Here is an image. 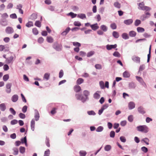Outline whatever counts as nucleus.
Here are the masks:
<instances>
[{
  "mask_svg": "<svg viewBox=\"0 0 156 156\" xmlns=\"http://www.w3.org/2000/svg\"><path fill=\"white\" fill-rule=\"evenodd\" d=\"M138 131L144 133H147L148 131V127L145 125L140 126L137 127Z\"/></svg>",
  "mask_w": 156,
  "mask_h": 156,
  "instance_id": "f257e3e1",
  "label": "nucleus"
},
{
  "mask_svg": "<svg viewBox=\"0 0 156 156\" xmlns=\"http://www.w3.org/2000/svg\"><path fill=\"white\" fill-rule=\"evenodd\" d=\"M138 8L139 9L146 11H149L151 9V8L149 7L145 6L143 2L139 4Z\"/></svg>",
  "mask_w": 156,
  "mask_h": 156,
  "instance_id": "f03ea898",
  "label": "nucleus"
},
{
  "mask_svg": "<svg viewBox=\"0 0 156 156\" xmlns=\"http://www.w3.org/2000/svg\"><path fill=\"white\" fill-rule=\"evenodd\" d=\"M53 48L56 51H59L61 50L62 46L61 44H58L57 42H55L53 45Z\"/></svg>",
  "mask_w": 156,
  "mask_h": 156,
  "instance_id": "7ed1b4c3",
  "label": "nucleus"
},
{
  "mask_svg": "<svg viewBox=\"0 0 156 156\" xmlns=\"http://www.w3.org/2000/svg\"><path fill=\"white\" fill-rule=\"evenodd\" d=\"M9 50V47L5 45H0V51H4L5 52L8 51Z\"/></svg>",
  "mask_w": 156,
  "mask_h": 156,
  "instance_id": "20e7f679",
  "label": "nucleus"
},
{
  "mask_svg": "<svg viewBox=\"0 0 156 156\" xmlns=\"http://www.w3.org/2000/svg\"><path fill=\"white\" fill-rule=\"evenodd\" d=\"M5 32L7 34H10L14 32V30L12 27H8L6 28Z\"/></svg>",
  "mask_w": 156,
  "mask_h": 156,
  "instance_id": "39448f33",
  "label": "nucleus"
},
{
  "mask_svg": "<svg viewBox=\"0 0 156 156\" xmlns=\"http://www.w3.org/2000/svg\"><path fill=\"white\" fill-rule=\"evenodd\" d=\"M12 86V84L11 83H9L6 84V87L7 90H6V92L8 93H10L11 91V87Z\"/></svg>",
  "mask_w": 156,
  "mask_h": 156,
  "instance_id": "423d86ee",
  "label": "nucleus"
},
{
  "mask_svg": "<svg viewBox=\"0 0 156 156\" xmlns=\"http://www.w3.org/2000/svg\"><path fill=\"white\" fill-rule=\"evenodd\" d=\"M145 15H143L141 17V19L144 20L146 18H148L150 16V14L148 12H147L145 13Z\"/></svg>",
  "mask_w": 156,
  "mask_h": 156,
  "instance_id": "0eeeda50",
  "label": "nucleus"
},
{
  "mask_svg": "<svg viewBox=\"0 0 156 156\" xmlns=\"http://www.w3.org/2000/svg\"><path fill=\"white\" fill-rule=\"evenodd\" d=\"M117 46L116 44L114 45H109L108 44L106 46V48L108 50H110L112 48H115Z\"/></svg>",
  "mask_w": 156,
  "mask_h": 156,
  "instance_id": "6e6552de",
  "label": "nucleus"
},
{
  "mask_svg": "<svg viewBox=\"0 0 156 156\" xmlns=\"http://www.w3.org/2000/svg\"><path fill=\"white\" fill-rule=\"evenodd\" d=\"M138 111L140 113L142 114H144L146 112L144 108L142 106H140L138 108Z\"/></svg>",
  "mask_w": 156,
  "mask_h": 156,
  "instance_id": "1a4fd4ad",
  "label": "nucleus"
},
{
  "mask_svg": "<svg viewBox=\"0 0 156 156\" xmlns=\"http://www.w3.org/2000/svg\"><path fill=\"white\" fill-rule=\"evenodd\" d=\"M133 22V20L132 19L125 20L124 21V23L126 25H129Z\"/></svg>",
  "mask_w": 156,
  "mask_h": 156,
  "instance_id": "9d476101",
  "label": "nucleus"
},
{
  "mask_svg": "<svg viewBox=\"0 0 156 156\" xmlns=\"http://www.w3.org/2000/svg\"><path fill=\"white\" fill-rule=\"evenodd\" d=\"M90 26L92 29L94 30H97L99 28V26H98L97 23L94 24L93 25H90Z\"/></svg>",
  "mask_w": 156,
  "mask_h": 156,
  "instance_id": "9b49d317",
  "label": "nucleus"
},
{
  "mask_svg": "<svg viewBox=\"0 0 156 156\" xmlns=\"http://www.w3.org/2000/svg\"><path fill=\"white\" fill-rule=\"evenodd\" d=\"M128 107L129 109H132L134 108L135 107L134 103L133 102H130L128 104Z\"/></svg>",
  "mask_w": 156,
  "mask_h": 156,
  "instance_id": "f8f14e48",
  "label": "nucleus"
},
{
  "mask_svg": "<svg viewBox=\"0 0 156 156\" xmlns=\"http://www.w3.org/2000/svg\"><path fill=\"white\" fill-rule=\"evenodd\" d=\"M50 74L49 73H46L44 74L43 76V80H48L50 78Z\"/></svg>",
  "mask_w": 156,
  "mask_h": 156,
  "instance_id": "ddd939ff",
  "label": "nucleus"
},
{
  "mask_svg": "<svg viewBox=\"0 0 156 156\" xmlns=\"http://www.w3.org/2000/svg\"><path fill=\"white\" fill-rule=\"evenodd\" d=\"M74 90L76 92H78L81 90V88L79 86L76 85L74 87Z\"/></svg>",
  "mask_w": 156,
  "mask_h": 156,
  "instance_id": "4468645a",
  "label": "nucleus"
},
{
  "mask_svg": "<svg viewBox=\"0 0 156 156\" xmlns=\"http://www.w3.org/2000/svg\"><path fill=\"white\" fill-rule=\"evenodd\" d=\"M18 99V96L16 94L13 95L12 98V100L13 102H16Z\"/></svg>",
  "mask_w": 156,
  "mask_h": 156,
  "instance_id": "2eb2a0df",
  "label": "nucleus"
},
{
  "mask_svg": "<svg viewBox=\"0 0 156 156\" xmlns=\"http://www.w3.org/2000/svg\"><path fill=\"white\" fill-rule=\"evenodd\" d=\"M6 109L5 104L2 103L0 104V109L2 111H5Z\"/></svg>",
  "mask_w": 156,
  "mask_h": 156,
  "instance_id": "dca6fc26",
  "label": "nucleus"
},
{
  "mask_svg": "<svg viewBox=\"0 0 156 156\" xmlns=\"http://www.w3.org/2000/svg\"><path fill=\"white\" fill-rule=\"evenodd\" d=\"M13 57L12 56H10L9 57L7 58L6 60V63L8 64H9L12 62L13 61Z\"/></svg>",
  "mask_w": 156,
  "mask_h": 156,
  "instance_id": "f3484780",
  "label": "nucleus"
},
{
  "mask_svg": "<svg viewBox=\"0 0 156 156\" xmlns=\"http://www.w3.org/2000/svg\"><path fill=\"white\" fill-rule=\"evenodd\" d=\"M76 99L77 100H81L83 101H85V100H83V97L80 94H76Z\"/></svg>",
  "mask_w": 156,
  "mask_h": 156,
  "instance_id": "a211bd4d",
  "label": "nucleus"
},
{
  "mask_svg": "<svg viewBox=\"0 0 156 156\" xmlns=\"http://www.w3.org/2000/svg\"><path fill=\"white\" fill-rule=\"evenodd\" d=\"M35 122L34 119H32L31 122V128L33 131L34 130Z\"/></svg>",
  "mask_w": 156,
  "mask_h": 156,
  "instance_id": "6ab92c4d",
  "label": "nucleus"
},
{
  "mask_svg": "<svg viewBox=\"0 0 156 156\" xmlns=\"http://www.w3.org/2000/svg\"><path fill=\"white\" fill-rule=\"evenodd\" d=\"M133 60L135 62H140V58L138 56H134L133 58Z\"/></svg>",
  "mask_w": 156,
  "mask_h": 156,
  "instance_id": "aec40b11",
  "label": "nucleus"
},
{
  "mask_svg": "<svg viewBox=\"0 0 156 156\" xmlns=\"http://www.w3.org/2000/svg\"><path fill=\"white\" fill-rule=\"evenodd\" d=\"M136 78L137 80L142 84H143L145 83L143 79L142 78L138 76H136Z\"/></svg>",
  "mask_w": 156,
  "mask_h": 156,
  "instance_id": "412c9836",
  "label": "nucleus"
},
{
  "mask_svg": "<svg viewBox=\"0 0 156 156\" xmlns=\"http://www.w3.org/2000/svg\"><path fill=\"white\" fill-rule=\"evenodd\" d=\"M70 30V29L69 27L67 28L66 29L65 31L63 32L62 33V34L63 36L66 35L69 32Z\"/></svg>",
  "mask_w": 156,
  "mask_h": 156,
  "instance_id": "4be33fe9",
  "label": "nucleus"
},
{
  "mask_svg": "<svg viewBox=\"0 0 156 156\" xmlns=\"http://www.w3.org/2000/svg\"><path fill=\"white\" fill-rule=\"evenodd\" d=\"M129 35L131 37H135L136 35V33L134 31H131L129 32Z\"/></svg>",
  "mask_w": 156,
  "mask_h": 156,
  "instance_id": "5701e85b",
  "label": "nucleus"
},
{
  "mask_svg": "<svg viewBox=\"0 0 156 156\" xmlns=\"http://www.w3.org/2000/svg\"><path fill=\"white\" fill-rule=\"evenodd\" d=\"M100 92L98 91H97L95 93L94 95V98L96 99H99L100 97V95L98 94V93H99Z\"/></svg>",
  "mask_w": 156,
  "mask_h": 156,
  "instance_id": "b1692460",
  "label": "nucleus"
},
{
  "mask_svg": "<svg viewBox=\"0 0 156 156\" xmlns=\"http://www.w3.org/2000/svg\"><path fill=\"white\" fill-rule=\"evenodd\" d=\"M100 28L104 32L106 31L108 29L107 27L104 25H101L100 26Z\"/></svg>",
  "mask_w": 156,
  "mask_h": 156,
  "instance_id": "393cba45",
  "label": "nucleus"
},
{
  "mask_svg": "<svg viewBox=\"0 0 156 156\" xmlns=\"http://www.w3.org/2000/svg\"><path fill=\"white\" fill-rule=\"evenodd\" d=\"M113 36L115 38H117L119 37V33L116 31H114L112 33Z\"/></svg>",
  "mask_w": 156,
  "mask_h": 156,
  "instance_id": "a878e982",
  "label": "nucleus"
},
{
  "mask_svg": "<svg viewBox=\"0 0 156 156\" xmlns=\"http://www.w3.org/2000/svg\"><path fill=\"white\" fill-rule=\"evenodd\" d=\"M47 41L50 43H52L53 41V38L50 36L47 37Z\"/></svg>",
  "mask_w": 156,
  "mask_h": 156,
  "instance_id": "bb28decb",
  "label": "nucleus"
},
{
  "mask_svg": "<svg viewBox=\"0 0 156 156\" xmlns=\"http://www.w3.org/2000/svg\"><path fill=\"white\" fill-rule=\"evenodd\" d=\"M13 154L14 155H17L18 154L19 152V151L18 148L16 147H14L13 149Z\"/></svg>",
  "mask_w": 156,
  "mask_h": 156,
  "instance_id": "cd10ccee",
  "label": "nucleus"
},
{
  "mask_svg": "<svg viewBox=\"0 0 156 156\" xmlns=\"http://www.w3.org/2000/svg\"><path fill=\"white\" fill-rule=\"evenodd\" d=\"M20 152V153L23 154H24L25 151V148L24 147L21 146L19 148Z\"/></svg>",
  "mask_w": 156,
  "mask_h": 156,
  "instance_id": "c85d7f7f",
  "label": "nucleus"
},
{
  "mask_svg": "<svg viewBox=\"0 0 156 156\" xmlns=\"http://www.w3.org/2000/svg\"><path fill=\"white\" fill-rule=\"evenodd\" d=\"M137 30L138 32L142 33L144 32L145 31L144 29L140 27H138L137 28Z\"/></svg>",
  "mask_w": 156,
  "mask_h": 156,
  "instance_id": "c756f323",
  "label": "nucleus"
},
{
  "mask_svg": "<svg viewBox=\"0 0 156 156\" xmlns=\"http://www.w3.org/2000/svg\"><path fill=\"white\" fill-rule=\"evenodd\" d=\"M84 81L81 78H79L76 81V83L78 84H80L83 83Z\"/></svg>",
  "mask_w": 156,
  "mask_h": 156,
  "instance_id": "7c9ffc66",
  "label": "nucleus"
},
{
  "mask_svg": "<svg viewBox=\"0 0 156 156\" xmlns=\"http://www.w3.org/2000/svg\"><path fill=\"white\" fill-rule=\"evenodd\" d=\"M129 73L127 71H126L124 72L123 74V76L124 77H128L130 76Z\"/></svg>",
  "mask_w": 156,
  "mask_h": 156,
  "instance_id": "2f4dec72",
  "label": "nucleus"
},
{
  "mask_svg": "<svg viewBox=\"0 0 156 156\" xmlns=\"http://www.w3.org/2000/svg\"><path fill=\"white\" fill-rule=\"evenodd\" d=\"M77 16L79 18L82 19L86 18V15L84 14H78Z\"/></svg>",
  "mask_w": 156,
  "mask_h": 156,
  "instance_id": "473e14b6",
  "label": "nucleus"
},
{
  "mask_svg": "<svg viewBox=\"0 0 156 156\" xmlns=\"http://www.w3.org/2000/svg\"><path fill=\"white\" fill-rule=\"evenodd\" d=\"M9 78V74H8L4 75L3 77V80L5 81H7Z\"/></svg>",
  "mask_w": 156,
  "mask_h": 156,
  "instance_id": "72a5a7b5",
  "label": "nucleus"
},
{
  "mask_svg": "<svg viewBox=\"0 0 156 156\" xmlns=\"http://www.w3.org/2000/svg\"><path fill=\"white\" fill-rule=\"evenodd\" d=\"M21 142L23 144L25 143L26 145L27 146V138L25 136L23 138H22L21 140Z\"/></svg>",
  "mask_w": 156,
  "mask_h": 156,
  "instance_id": "f704fd0d",
  "label": "nucleus"
},
{
  "mask_svg": "<svg viewBox=\"0 0 156 156\" xmlns=\"http://www.w3.org/2000/svg\"><path fill=\"white\" fill-rule=\"evenodd\" d=\"M79 154L80 156H85L87 153L85 151H80Z\"/></svg>",
  "mask_w": 156,
  "mask_h": 156,
  "instance_id": "c9c22d12",
  "label": "nucleus"
},
{
  "mask_svg": "<svg viewBox=\"0 0 156 156\" xmlns=\"http://www.w3.org/2000/svg\"><path fill=\"white\" fill-rule=\"evenodd\" d=\"M33 26V23L31 21H29L28 23H27L26 24V26L28 27H30Z\"/></svg>",
  "mask_w": 156,
  "mask_h": 156,
  "instance_id": "e433bc0d",
  "label": "nucleus"
},
{
  "mask_svg": "<svg viewBox=\"0 0 156 156\" xmlns=\"http://www.w3.org/2000/svg\"><path fill=\"white\" fill-rule=\"evenodd\" d=\"M122 37L123 38L125 39H128L129 38L127 34L126 33H124L122 34Z\"/></svg>",
  "mask_w": 156,
  "mask_h": 156,
  "instance_id": "4c0bfd02",
  "label": "nucleus"
},
{
  "mask_svg": "<svg viewBox=\"0 0 156 156\" xmlns=\"http://www.w3.org/2000/svg\"><path fill=\"white\" fill-rule=\"evenodd\" d=\"M94 54V51H90L88 52L87 54V57H90L93 55Z\"/></svg>",
  "mask_w": 156,
  "mask_h": 156,
  "instance_id": "58836bf2",
  "label": "nucleus"
},
{
  "mask_svg": "<svg viewBox=\"0 0 156 156\" xmlns=\"http://www.w3.org/2000/svg\"><path fill=\"white\" fill-rule=\"evenodd\" d=\"M141 23V21L139 20H136L134 23V25L136 26H138Z\"/></svg>",
  "mask_w": 156,
  "mask_h": 156,
  "instance_id": "ea45409f",
  "label": "nucleus"
},
{
  "mask_svg": "<svg viewBox=\"0 0 156 156\" xmlns=\"http://www.w3.org/2000/svg\"><path fill=\"white\" fill-rule=\"evenodd\" d=\"M73 45L75 46L78 47H80L81 46V44L77 42H73Z\"/></svg>",
  "mask_w": 156,
  "mask_h": 156,
  "instance_id": "a19ab883",
  "label": "nucleus"
},
{
  "mask_svg": "<svg viewBox=\"0 0 156 156\" xmlns=\"http://www.w3.org/2000/svg\"><path fill=\"white\" fill-rule=\"evenodd\" d=\"M110 27L113 30L117 28V26L116 24L113 23L110 25Z\"/></svg>",
  "mask_w": 156,
  "mask_h": 156,
  "instance_id": "79ce46f5",
  "label": "nucleus"
},
{
  "mask_svg": "<svg viewBox=\"0 0 156 156\" xmlns=\"http://www.w3.org/2000/svg\"><path fill=\"white\" fill-rule=\"evenodd\" d=\"M111 147L110 145H107L105 147V151H108L111 149Z\"/></svg>",
  "mask_w": 156,
  "mask_h": 156,
  "instance_id": "37998d69",
  "label": "nucleus"
},
{
  "mask_svg": "<svg viewBox=\"0 0 156 156\" xmlns=\"http://www.w3.org/2000/svg\"><path fill=\"white\" fill-rule=\"evenodd\" d=\"M32 32L35 35H37L38 33V31L36 28H34L32 29Z\"/></svg>",
  "mask_w": 156,
  "mask_h": 156,
  "instance_id": "c03bdc74",
  "label": "nucleus"
},
{
  "mask_svg": "<svg viewBox=\"0 0 156 156\" xmlns=\"http://www.w3.org/2000/svg\"><path fill=\"white\" fill-rule=\"evenodd\" d=\"M104 129L103 127L101 126H99L97 128L96 131L97 132H100L102 131Z\"/></svg>",
  "mask_w": 156,
  "mask_h": 156,
  "instance_id": "a18cd8bd",
  "label": "nucleus"
},
{
  "mask_svg": "<svg viewBox=\"0 0 156 156\" xmlns=\"http://www.w3.org/2000/svg\"><path fill=\"white\" fill-rule=\"evenodd\" d=\"M113 55L116 57H119L120 56V54L118 51H115L113 54Z\"/></svg>",
  "mask_w": 156,
  "mask_h": 156,
  "instance_id": "49530a36",
  "label": "nucleus"
},
{
  "mask_svg": "<svg viewBox=\"0 0 156 156\" xmlns=\"http://www.w3.org/2000/svg\"><path fill=\"white\" fill-rule=\"evenodd\" d=\"M39 114L38 112H37L36 113L35 115V120L37 121L38 120L39 118Z\"/></svg>",
  "mask_w": 156,
  "mask_h": 156,
  "instance_id": "de8ad7c7",
  "label": "nucleus"
},
{
  "mask_svg": "<svg viewBox=\"0 0 156 156\" xmlns=\"http://www.w3.org/2000/svg\"><path fill=\"white\" fill-rule=\"evenodd\" d=\"M2 18L3 19H5L7 18L8 17V15L6 13H4L2 15Z\"/></svg>",
  "mask_w": 156,
  "mask_h": 156,
  "instance_id": "09e8293b",
  "label": "nucleus"
},
{
  "mask_svg": "<svg viewBox=\"0 0 156 156\" xmlns=\"http://www.w3.org/2000/svg\"><path fill=\"white\" fill-rule=\"evenodd\" d=\"M83 95L84 96H85L86 98H87V97L89 95V92L87 90H85L83 92Z\"/></svg>",
  "mask_w": 156,
  "mask_h": 156,
  "instance_id": "8fccbe9b",
  "label": "nucleus"
},
{
  "mask_svg": "<svg viewBox=\"0 0 156 156\" xmlns=\"http://www.w3.org/2000/svg\"><path fill=\"white\" fill-rule=\"evenodd\" d=\"M35 25L39 27H41V23L39 21H36L35 23Z\"/></svg>",
  "mask_w": 156,
  "mask_h": 156,
  "instance_id": "3c124183",
  "label": "nucleus"
},
{
  "mask_svg": "<svg viewBox=\"0 0 156 156\" xmlns=\"http://www.w3.org/2000/svg\"><path fill=\"white\" fill-rule=\"evenodd\" d=\"M99 84L101 88V89H103L105 88L104 84V82L103 81H100L99 82Z\"/></svg>",
  "mask_w": 156,
  "mask_h": 156,
  "instance_id": "603ef678",
  "label": "nucleus"
},
{
  "mask_svg": "<svg viewBox=\"0 0 156 156\" xmlns=\"http://www.w3.org/2000/svg\"><path fill=\"white\" fill-rule=\"evenodd\" d=\"M50 152L49 149L47 150L44 152V156H49L50 154Z\"/></svg>",
  "mask_w": 156,
  "mask_h": 156,
  "instance_id": "864d4df0",
  "label": "nucleus"
},
{
  "mask_svg": "<svg viewBox=\"0 0 156 156\" xmlns=\"http://www.w3.org/2000/svg\"><path fill=\"white\" fill-rule=\"evenodd\" d=\"M75 26L80 27L81 25V23L79 21H75L73 23Z\"/></svg>",
  "mask_w": 156,
  "mask_h": 156,
  "instance_id": "5fc2aeb1",
  "label": "nucleus"
},
{
  "mask_svg": "<svg viewBox=\"0 0 156 156\" xmlns=\"http://www.w3.org/2000/svg\"><path fill=\"white\" fill-rule=\"evenodd\" d=\"M44 41V39L42 37H40L38 39V42L39 43H42Z\"/></svg>",
  "mask_w": 156,
  "mask_h": 156,
  "instance_id": "6e6d98bb",
  "label": "nucleus"
},
{
  "mask_svg": "<svg viewBox=\"0 0 156 156\" xmlns=\"http://www.w3.org/2000/svg\"><path fill=\"white\" fill-rule=\"evenodd\" d=\"M64 73L62 70H60L59 73V77L60 78H62L63 75Z\"/></svg>",
  "mask_w": 156,
  "mask_h": 156,
  "instance_id": "4d7b16f0",
  "label": "nucleus"
},
{
  "mask_svg": "<svg viewBox=\"0 0 156 156\" xmlns=\"http://www.w3.org/2000/svg\"><path fill=\"white\" fill-rule=\"evenodd\" d=\"M95 68L97 69H101L102 68L100 64H97L95 66Z\"/></svg>",
  "mask_w": 156,
  "mask_h": 156,
  "instance_id": "13d9d810",
  "label": "nucleus"
},
{
  "mask_svg": "<svg viewBox=\"0 0 156 156\" xmlns=\"http://www.w3.org/2000/svg\"><path fill=\"white\" fill-rule=\"evenodd\" d=\"M115 6L116 8H119L120 7V5L118 2H115L114 3Z\"/></svg>",
  "mask_w": 156,
  "mask_h": 156,
  "instance_id": "bf43d9fd",
  "label": "nucleus"
},
{
  "mask_svg": "<svg viewBox=\"0 0 156 156\" xmlns=\"http://www.w3.org/2000/svg\"><path fill=\"white\" fill-rule=\"evenodd\" d=\"M3 69L5 71H7L9 69V66L6 64L4 65L3 66Z\"/></svg>",
  "mask_w": 156,
  "mask_h": 156,
  "instance_id": "052dcab7",
  "label": "nucleus"
},
{
  "mask_svg": "<svg viewBox=\"0 0 156 156\" xmlns=\"http://www.w3.org/2000/svg\"><path fill=\"white\" fill-rule=\"evenodd\" d=\"M57 110V108H53L51 112V113L52 115H54L56 112V110Z\"/></svg>",
  "mask_w": 156,
  "mask_h": 156,
  "instance_id": "680f3d73",
  "label": "nucleus"
},
{
  "mask_svg": "<svg viewBox=\"0 0 156 156\" xmlns=\"http://www.w3.org/2000/svg\"><path fill=\"white\" fill-rule=\"evenodd\" d=\"M128 120L130 122H132L133 120V116L132 115H130L129 116L128 118Z\"/></svg>",
  "mask_w": 156,
  "mask_h": 156,
  "instance_id": "e2e57ef3",
  "label": "nucleus"
},
{
  "mask_svg": "<svg viewBox=\"0 0 156 156\" xmlns=\"http://www.w3.org/2000/svg\"><path fill=\"white\" fill-rule=\"evenodd\" d=\"M88 114L89 115H95L96 114L93 111H89L87 112Z\"/></svg>",
  "mask_w": 156,
  "mask_h": 156,
  "instance_id": "0e129e2a",
  "label": "nucleus"
},
{
  "mask_svg": "<svg viewBox=\"0 0 156 156\" xmlns=\"http://www.w3.org/2000/svg\"><path fill=\"white\" fill-rule=\"evenodd\" d=\"M46 145L48 147H50V144L49 143V140L48 138H47L46 140Z\"/></svg>",
  "mask_w": 156,
  "mask_h": 156,
  "instance_id": "69168bd1",
  "label": "nucleus"
},
{
  "mask_svg": "<svg viewBox=\"0 0 156 156\" xmlns=\"http://www.w3.org/2000/svg\"><path fill=\"white\" fill-rule=\"evenodd\" d=\"M120 140L122 142L124 143L126 142V140L124 136H122L120 137Z\"/></svg>",
  "mask_w": 156,
  "mask_h": 156,
  "instance_id": "338daca9",
  "label": "nucleus"
},
{
  "mask_svg": "<svg viewBox=\"0 0 156 156\" xmlns=\"http://www.w3.org/2000/svg\"><path fill=\"white\" fill-rule=\"evenodd\" d=\"M141 150L144 153L147 152L148 151L147 148L145 147H142L141 148Z\"/></svg>",
  "mask_w": 156,
  "mask_h": 156,
  "instance_id": "774afa93",
  "label": "nucleus"
}]
</instances>
